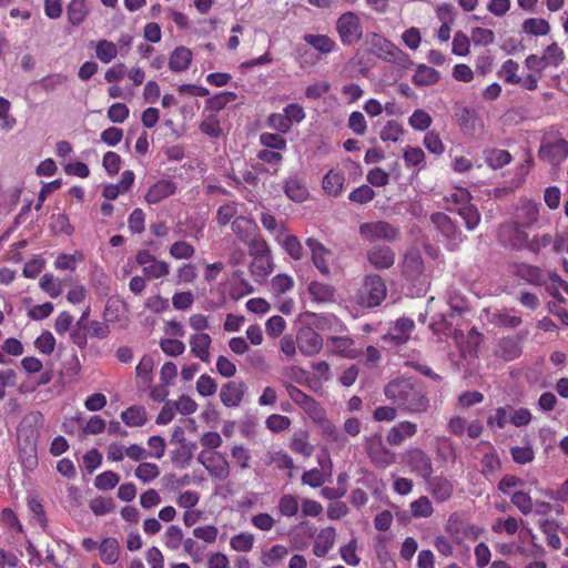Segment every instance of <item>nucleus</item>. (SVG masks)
<instances>
[{
  "label": "nucleus",
  "mask_w": 568,
  "mask_h": 568,
  "mask_svg": "<svg viewBox=\"0 0 568 568\" xmlns=\"http://www.w3.org/2000/svg\"><path fill=\"white\" fill-rule=\"evenodd\" d=\"M385 396L407 414H424L429 408L426 385L416 378H396L384 388Z\"/></svg>",
  "instance_id": "1"
},
{
  "label": "nucleus",
  "mask_w": 568,
  "mask_h": 568,
  "mask_svg": "<svg viewBox=\"0 0 568 568\" xmlns=\"http://www.w3.org/2000/svg\"><path fill=\"white\" fill-rule=\"evenodd\" d=\"M358 234L363 241L369 243L377 241L394 243L402 237L399 227L383 220L362 223L358 227Z\"/></svg>",
  "instance_id": "2"
},
{
  "label": "nucleus",
  "mask_w": 568,
  "mask_h": 568,
  "mask_svg": "<svg viewBox=\"0 0 568 568\" xmlns=\"http://www.w3.org/2000/svg\"><path fill=\"white\" fill-rule=\"evenodd\" d=\"M364 448L371 463L381 469H385L396 462V454L383 442L381 433H374L365 437Z\"/></svg>",
  "instance_id": "3"
},
{
  "label": "nucleus",
  "mask_w": 568,
  "mask_h": 568,
  "mask_svg": "<svg viewBox=\"0 0 568 568\" xmlns=\"http://www.w3.org/2000/svg\"><path fill=\"white\" fill-rule=\"evenodd\" d=\"M387 287L377 274L366 275L358 293V303L365 307H375L386 298Z\"/></svg>",
  "instance_id": "4"
},
{
  "label": "nucleus",
  "mask_w": 568,
  "mask_h": 568,
  "mask_svg": "<svg viewBox=\"0 0 568 568\" xmlns=\"http://www.w3.org/2000/svg\"><path fill=\"white\" fill-rule=\"evenodd\" d=\"M371 52L379 59L400 67H406L409 62L408 55L402 49L378 33L372 34Z\"/></svg>",
  "instance_id": "5"
},
{
  "label": "nucleus",
  "mask_w": 568,
  "mask_h": 568,
  "mask_svg": "<svg viewBox=\"0 0 568 568\" xmlns=\"http://www.w3.org/2000/svg\"><path fill=\"white\" fill-rule=\"evenodd\" d=\"M336 31L343 44L352 45L357 43L363 37L359 17L353 11L341 14L336 21Z\"/></svg>",
  "instance_id": "6"
},
{
  "label": "nucleus",
  "mask_w": 568,
  "mask_h": 568,
  "mask_svg": "<svg viewBox=\"0 0 568 568\" xmlns=\"http://www.w3.org/2000/svg\"><path fill=\"white\" fill-rule=\"evenodd\" d=\"M538 158L552 166L560 165L568 158V141L562 138H542Z\"/></svg>",
  "instance_id": "7"
},
{
  "label": "nucleus",
  "mask_w": 568,
  "mask_h": 568,
  "mask_svg": "<svg viewBox=\"0 0 568 568\" xmlns=\"http://www.w3.org/2000/svg\"><path fill=\"white\" fill-rule=\"evenodd\" d=\"M430 221L435 229L446 239L452 250H455L464 241L460 229L446 213H433Z\"/></svg>",
  "instance_id": "8"
},
{
  "label": "nucleus",
  "mask_w": 568,
  "mask_h": 568,
  "mask_svg": "<svg viewBox=\"0 0 568 568\" xmlns=\"http://www.w3.org/2000/svg\"><path fill=\"white\" fill-rule=\"evenodd\" d=\"M197 460L207 470L210 476L217 480H225L230 476V465L222 453L201 452Z\"/></svg>",
  "instance_id": "9"
},
{
  "label": "nucleus",
  "mask_w": 568,
  "mask_h": 568,
  "mask_svg": "<svg viewBox=\"0 0 568 568\" xmlns=\"http://www.w3.org/2000/svg\"><path fill=\"white\" fill-rule=\"evenodd\" d=\"M403 460L423 479L428 478L433 474V463L430 457L420 448H410L403 455Z\"/></svg>",
  "instance_id": "10"
},
{
  "label": "nucleus",
  "mask_w": 568,
  "mask_h": 568,
  "mask_svg": "<svg viewBox=\"0 0 568 568\" xmlns=\"http://www.w3.org/2000/svg\"><path fill=\"white\" fill-rule=\"evenodd\" d=\"M296 339L300 352L306 356H313L323 348L322 336L312 327H302Z\"/></svg>",
  "instance_id": "11"
},
{
  "label": "nucleus",
  "mask_w": 568,
  "mask_h": 568,
  "mask_svg": "<svg viewBox=\"0 0 568 568\" xmlns=\"http://www.w3.org/2000/svg\"><path fill=\"white\" fill-rule=\"evenodd\" d=\"M368 263L376 270H388L395 264L396 254L390 246L374 245L367 253Z\"/></svg>",
  "instance_id": "12"
},
{
  "label": "nucleus",
  "mask_w": 568,
  "mask_h": 568,
  "mask_svg": "<svg viewBox=\"0 0 568 568\" xmlns=\"http://www.w3.org/2000/svg\"><path fill=\"white\" fill-rule=\"evenodd\" d=\"M538 204L532 201L524 200L516 207L513 220L510 222L516 223V225L519 226L531 227L538 221Z\"/></svg>",
  "instance_id": "13"
},
{
  "label": "nucleus",
  "mask_w": 568,
  "mask_h": 568,
  "mask_svg": "<svg viewBox=\"0 0 568 568\" xmlns=\"http://www.w3.org/2000/svg\"><path fill=\"white\" fill-rule=\"evenodd\" d=\"M305 244L311 251V257L314 266L321 272V274L328 275L329 266L327 258L331 256V251L314 237H308Z\"/></svg>",
  "instance_id": "14"
},
{
  "label": "nucleus",
  "mask_w": 568,
  "mask_h": 568,
  "mask_svg": "<svg viewBox=\"0 0 568 568\" xmlns=\"http://www.w3.org/2000/svg\"><path fill=\"white\" fill-rule=\"evenodd\" d=\"M246 392L244 382L231 381L225 383L220 390V398L226 407H237Z\"/></svg>",
  "instance_id": "15"
},
{
  "label": "nucleus",
  "mask_w": 568,
  "mask_h": 568,
  "mask_svg": "<svg viewBox=\"0 0 568 568\" xmlns=\"http://www.w3.org/2000/svg\"><path fill=\"white\" fill-rule=\"evenodd\" d=\"M415 323L408 317H399L384 335V341L395 342L396 344H405L409 338Z\"/></svg>",
  "instance_id": "16"
},
{
  "label": "nucleus",
  "mask_w": 568,
  "mask_h": 568,
  "mask_svg": "<svg viewBox=\"0 0 568 568\" xmlns=\"http://www.w3.org/2000/svg\"><path fill=\"white\" fill-rule=\"evenodd\" d=\"M417 434V425L409 420H403L394 425L386 435L390 446H400L406 439Z\"/></svg>",
  "instance_id": "17"
},
{
  "label": "nucleus",
  "mask_w": 568,
  "mask_h": 568,
  "mask_svg": "<svg viewBox=\"0 0 568 568\" xmlns=\"http://www.w3.org/2000/svg\"><path fill=\"white\" fill-rule=\"evenodd\" d=\"M427 483V490L435 498L436 501L443 503L450 498L454 491L453 484L444 476L432 475L425 479Z\"/></svg>",
  "instance_id": "18"
},
{
  "label": "nucleus",
  "mask_w": 568,
  "mask_h": 568,
  "mask_svg": "<svg viewBox=\"0 0 568 568\" xmlns=\"http://www.w3.org/2000/svg\"><path fill=\"white\" fill-rule=\"evenodd\" d=\"M176 191V184L171 180H160L152 184L144 199L150 204H156L162 200L173 195Z\"/></svg>",
  "instance_id": "19"
},
{
  "label": "nucleus",
  "mask_w": 568,
  "mask_h": 568,
  "mask_svg": "<svg viewBox=\"0 0 568 568\" xmlns=\"http://www.w3.org/2000/svg\"><path fill=\"white\" fill-rule=\"evenodd\" d=\"M402 271L409 280H415L424 273V261L417 250H409L406 252L402 264Z\"/></svg>",
  "instance_id": "20"
},
{
  "label": "nucleus",
  "mask_w": 568,
  "mask_h": 568,
  "mask_svg": "<svg viewBox=\"0 0 568 568\" xmlns=\"http://www.w3.org/2000/svg\"><path fill=\"white\" fill-rule=\"evenodd\" d=\"M528 227L516 225V223H505L500 227V236H504L506 233L511 234V239L509 240V245L515 248L527 247L529 244L528 234L526 232Z\"/></svg>",
  "instance_id": "21"
},
{
  "label": "nucleus",
  "mask_w": 568,
  "mask_h": 568,
  "mask_svg": "<svg viewBox=\"0 0 568 568\" xmlns=\"http://www.w3.org/2000/svg\"><path fill=\"white\" fill-rule=\"evenodd\" d=\"M495 354L506 362L516 359L521 354L519 341L509 336L500 338L497 343Z\"/></svg>",
  "instance_id": "22"
},
{
  "label": "nucleus",
  "mask_w": 568,
  "mask_h": 568,
  "mask_svg": "<svg viewBox=\"0 0 568 568\" xmlns=\"http://www.w3.org/2000/svg\"><path fill=\"white\" fill-rule=\"evenodd\" d=\"M90 13L88 0H70L67 4V17L70 24L78 27Z\"/></svg>",
  "instance_id": "23"
},
{
  "label": "nucleus",
  "mask_w": 568,
  "mask_h": 568,
  "mask_svg": "<svg viewBox=\"0 0 568 568\" xmlns=\"http://www.w3.org/2000/svg\"><path fill=\"white\" fill-rule=\"evenodd\" d=\"M446 210L458 214L464 220L465 226L469 231L475 230L479 225L480 213L470 201L462 206H447Z\"/></svg>",
  "instance_id": "24"
},
{
  "label": "nucleus",
  "mask_w": 568,
  "mask_h": 568,
  "mask_svg": "<svg viewBox=\"0 0 568 568\" xmlns=\"http://www.w3.org/2000/svg\"><path fill=\"white\" fill-rule=\"evenodd\" d=\"M336 531L333 527L322 529L313 546V552L316 557H325L335 544Z\"/></svg>",
  "instance_id": "25"
},
{
  "label": "nucleus",
  "mask_w": 568,
  "mask_h": 568,
  "mask_svg": "<svg viewBox=\"0 0 568 568\" xmlns=\"http://www.w3.org/2000/svg\"><path fill=\"white\" fill-rule=\"evenodd\" d=\"M212 339L206 333H196L190 338L191 353L202 362H209Z\"/></svg>",
  "instance_id": "26"
},
{
  "label": "nucleus",
  "mask_w": 568,
  "mask_h": 568,
  "mask_svg": "<svg viewBox=\"0 0 568 568\" xmlns=\"http://www.w3.org/2000/svg\"><path fill=\"white\" fill-rule=\"evenodd\" d=\"M514 274L532 285H542L545 277L538 266L519 263L514 265Z\"/></svg>",
  "instance_id": "27"
},
{
  "label": "nucleus",
  "mask_w": 568,
  "mask_h": 568,
  "mask_svg": "<svg viewBox=\"0 0 568 568\" xmlns=\"http://www.w3.org/2000/svg\"><path fill=\"white\" fill-rule=\"evenodd\" d=\"M458 124L466 133L474 134L481 128V122L476 112L469 108L463 106L456 113Z\"/></svg>",
  "instance_id": "28"
},
{
  "label": "nucleus",
  "mask_w": 568,
  "mask_h": 568,
  "mask_svg": "<svg viewBox=\"0 0 568 568\" xmlns=\"http://www.w3.org/2000/svg\"><path fill=\"white\" fill-rule=\"evenodd\" d=\"M121 419L129 427H140L148 420V414L143 406L133 405L121 413Z\"/></svg>",
  "instance_id": "29"
},
{
  "label": "nucleus",
  "mask_w": 568,
  "mask_h": 568,
  "mask_svg": "<svg viewBox=\"0 0 568 568\" xmlns=\"http://www.w3.org/2000/svg\"><path fill=\"white\" fill-rule=\"evenodd\" d=\"M191 61V50L185 47H178L170 57L169 68L174 72H181L189 68Z\"/></svg>",
  "instance_id": "30"
},
{
  "label": "nucleus",
  "mask_w": 568,
  "mask_h": 568,
  "mask_svg": "<svg viewBox=\"0 0 568 568\" xmlns=\"http://www.w3.org/2000/svg\"><path fill=\"white\" fill-rule=\"evenodd\" d=\"M101 559L106 565H113L119 560L120 545L115 538H104L100 545Z\"/></svg>",
  "instance_id": "31"
},
{
  "label": "nucleus",
  "mask_w": 568,
  "mask_h": 568,
  "mask_svg": "<svg viewBox=\"0 0 568 568\" xmlns=\"http://www.w3.org/2000/svg\"><path fill=\"white\" fill-rule=\"evenodd\" d=\"M345 176L342 172L328 171L323 179V189L332 196H337L343 191Z\"/></svg>",
  "instance_id": "32"
},
{
  "label": "nucleus",
  "mask_w": 568,
  "mask_h": 568,
  "mask_svg": "<svg viewBox=\"0 0 568 568\" xmlns=\"http://www.w3.org/2000/svg\"><path fill=\"white\" fill-rule=\"evenodd\" d=\"M275 239L284 248V251L290 255L291 258L295 261H300L303 258L304 250L297 236L288 234L284 239H281L278 236H276Z\"/></svg>",
  "instance_id": "33"
},
{
  "label": "nucleus",
  "mask_w": 568,
  "mask_h": 568,
  "mask_svg": "<svg viewBox=\"0 0 568 568\" xmlns=\"http://www.w3.org/2000/svg\"><path fill=\"white\" fill-rule=\"evenodd\" d=\"M540 58L546 69L548 67L558 68L565 60V52L557 42H552L544 49Z\"/></svg>",
  "instance_id": "34"
},
{
  "label": "nucleus",
  "mask_w": 568,
  "mask_h": 568,
  "mask_svg": "<svg viewBox=\"0 0 568 568\" xmlns=\"http://www.w3.org/2000/svg\"><path fill=\"white\" fill-rule=\"evenodd\" d=\"M481 474L488 478L495 475L501 467L500 458L493 446H489L480 460Z\"/></svg>",
  "instance_id": "35"
},
{
  "label": "nucleus",
  "mask_w": 568,
  "mask_h": 568,
  "mask_svg": "<svg viewBox=\"0 0 568 568\" xmlns=\"http://www.w3.org/2000/svg\"><path fill=\"white\" fill-rule=\"evenodd\" d=\"M439 72L428 65H419L413 75V83L418 87L432 85L438 82Z\"/></svg>",
  "instance_id": "36"
},
{
  "label": "nucleus",
  "mask_w": 568,
  "mask_h": 568,
  "mask_svg": "<svg viewBox=\"0 0 568 568\" xmlns=\"http://www.w3.org/2000/svg\"><path fill=\"white\" fill-rule=\"evenodd\" d=\"M304 41L324 54L331 53L336 47L335 41L325 34H305Z\"/></svg>",
  "instance_id": "37"
},
{
  "label": "nucleus",
  "mask_w": 568,
  "mask_h": 568,
  "mask_svg": "<svg viewBox=\"0 0 568 568\" xmlns=\"http://www.w3.org/2000/svg\"><path fill=\"white\" fill-rule=\"evenodd\" d=\"M523 31L531 36H547L550 32V24L540 18H528L521 24Z\"/></svg>",
  "instance_id": "38"
},
{
  "label": "nucleus",
  "mask_w": 568,
  "mask_h": 568,
  "mask_svg": "<svg viewBox=\"0 0 568 568\" xmlns=\"http://www.w3.org/2000/svg\"><path fill=\"white\" fill-rule=\"evenodd\" d=\"M274 263L271 256L254 257L250 264L251 274L263 280L273 271Z\"/></svg>",
  "instance_id": "39"
},
{
  "label": "nucleus",
  "mask_w": 568,
  "mask_h": 568,
  "mask_svg": "<svg viewBox=\"0 0 568 568\" xmlns=\"http://www.w3.org/2000/svg\"><path fill=\"white\" fill-rule=\"evenodd\" d=\"M308 293L317 302H327L334 298L335 290L328 284L312 282L308 285Z\"/></svg>",
  "instance_id": "40"
},
{
  "label": "nucleus",
  "mask_w": 568,
  "mask_h": 568,
  "mask_svg": "<svg viewBox=\"0 0 568 568\" xmlns=\"http://www.w3.org/2000/svg\"><path fill=\"white\" fill-rule=\"evenodd\" d=\"M95 55L103 63L111 62L118 55L116 44L108 40L98 41L95 45Z\"/></svg>",
  "instance_id": "41"
},
{
  "label": "nucleus",
  "mask_w": 568,
  "mask_h": 568,
  "mask_svg": "<svg viewBox=\"0 0 568 568\" xmlns=\"http://www.w3.org/2000/svg\"><path fill=\"white\" fill-rule=\"evenodd\" d=\"M261 224L266 231L275 234L278 237L286 231L285 223L277 221L270 211H264L261 213Z\"/></svg>",
  "instance_id": "42"
},
{
  "label": "nucleus",
  "mask_w": 568,
  "mask_h": 568,
  "mask_svg": "<svg viewBox=\"0 0 568 568\" xmlns=\"http://www.w3.org/2000/svg\"><path fill=\"white\" fill-rule=\"evenodd\" d=\"M486 163L493 169H500L511 161V155L506 150L493 149L486 153Z\"/></svg>",
  "instance_id": "43"
},
{
  "label": "nucleus",
  "mask_w": 568,
  "mask_h": 568,
  "mask_svg": "<svg viewBox=\"0 0 568 568\" xmlns=\"http://www.w3.org/2000/svg\"><path fill=\"white\" fill-rule=\"evenodd\" d=\"M403 158L407 168H417L419 171L425 166L426 156L420 148L406 149Z\"/></svg>",
  "instance_id": "44"
},
{
  "label": "nucleus",
  "mask_w": 568,
  "mask_h": 568,
  "mask_svg": "<svg viewBox=\"0 0 568 568\" xmlns=\"http://www.w3.org/2000/svg\"><path fill=\"white\" fill-rule=\"evenodd\" d=\"M266 463L275 465L278 469H292L294 467L292 457L283 450L268 452L266 454Z\"/></svg>",
  "instance_id": "45"
},
{
  "label": "nucleus",
  "mask_w": 568,
  "mask_h": 568,
  "mask_svg": "<svg viewBox=\"0 0 568 568\" xmlns=\"http://www.w3.org/2000/svg\"><path fill=\"white\" fill-rule=\"evenodd\" d=\"M277 509L285 517H293L298 513L297 498L291 494L283 495L277 504Z\"/></svg>",
  "instance_id": "46"
},
{
  "label": "nucleus",
  "mask_w": 568,
  "mask_h": 568,
  "mask_svg": "<svg viewBox=\"0 0 568 568\" xmlns=\"http://www.w3.org/2000/svg\"><path fill=\"white\" fill-rule=\"evenodd\" d=\"M39 285L52 298L58 297L62 293L61 282L50 273L41 277Z\"/></svg>",
  "instance_id": "47"
},
{
  "label": "nucleus",
  "mask_w": 568,
  "mask_h": 568,
  "mask_svg": "<svg viewBox=\"0 0 568 568\" xmlns=\"http://www.w3.org/2000/svg\"><path fill=\"white\" fill-rule=\"evenodd\" d=\"M510 500L521 514L528 515L532 511L534 504L528 493L518 490L511 495Z\"/></svg>",
  "instance_id": "48"
},
{
  "label": "nucleus",
  "mask_w": 568,
  "mask_h": 568,
  "mask_svg": "<svg viewBox=\"0 0 568 568\" xmlns=\"http://www.w3.org/2000/svg\"><path fill=\"white\" fill-rule=\"evenodd\" d=\"M519 70V64L509 59L506 60L500 69V74L504 78L505 82L511 84H519L521 82V78L518 77L517 72Z\"/></svg>",
  "instance_id": "49"
},
{
  "label": "nucleus",
  "mask_w": 568,
  "mask_h": 568,
  "mask_svg": "<svg viewBox=\"0 0 568 568\" xmlns=\"http://www.w3.org/2000/svg\"><path fill=\"white\" fill-rule=\"evenodd\" d=\"M510 454L513 460L520 465L531 463L535 458V452L530 445L511 447Z\"/></svg>",
  "instance_id": "50"
},
{
  "label": "nucleus",
  "mask_w": 568,
  "mask_h": 568,
  "mask_svg": "<svg viewBox=\"0 0 568 568\" xmlns=\"http://www.w3.org/2000/svg\"><path fill=\"white\" fill-rule=\"evenodd\" d=\"M119 481V475L114 471L108 470L95 477L94 486L100 490H110L114 488Z\"/></svg>",
  "instance_id": "51"
},
{
  "label": "nucleus",
  "mask_w": 568,
  "mask_h": 568,
  "mask_svg": "<svg viewBox=\"0 0 568 568\" xmlns=\"http://www.w3.org/2000/svg\"><path fill=\"white\" fill-rule=\"evenodd\" d=\"M135 476L143 483H149L160 475L158 465L152 463H141L134 471Z\"/></svg>",
  "instance_id": "52"
},
{
  "label": "nucleus",
  "mask_w": 568,
  "mask_h": 568,
  "mask_svg": "<svg viewBox=\"0 0 568 568\" xmlns=\"http://www.w3.org/2000/svg\"><path fill=\"white\" fill-rule=\"evenodd\" d=\"M410 510L414 517H429L434 509L430 500L426 496H422L410 504Z\"/></svg>",
  "instance_id": "53"
},
{
  "label": "nucleus",
  "mask_w": 568,
  "mask_h": 568,
  "mask_svg": "<svg viewBox=\"0 0 568 568\" xmlns=\"http://www.w3.org/2000/svg\"><path fill=\"white\" fill-rule=\"evenodd\" d=\"M170 272L169 264L164 261H153L150 265L143 267V274L146 278H160Z\"/></svg>",
  "instance_id": "54"
},
{
  "label": "nucleus",
  "mask_w": 568,
  "mask_h": 568,
  "mask_svg": "<svg viewBox=\"0 0 568 568\" xmlns=\"http://www.w3.org/2000/svg\"><path fill=\"white\" fill-rule=\"evenodd\" d=\"M408 122L413 129L425 131L430 126L432 118L426 111L418 109L413 112L408 119Z\"/></svg>",
  "instance_id": "55"
},
{
  "label": "nucleus",
  "mask_w": 568,
  "mask_h": 568,
  "mask_svg": "<svg viewBox=\"0 0 568 568\" xmlns=\"http://www.w3.org/2000/svg\"><path fill=\"white\" fill-rule=\"evenodd\" d=\"M237 205L234 202H229L221 205L216 212V221L219 225L225 226L231 223L232 219L237 217Z\"/></svg>",
  "instance_id": "56"
},
{
  "label": "nucleus",
  "mask_w": 568,
  "mask_h": 568,
  "mask_svg": "<svg viewBox=\"0 0 568 568\" xmlns=\"http://www.w3.org/2000/svg\"><path fill=\"white\" fill-rule=\"evenodd\" d=\"M237 95L234 92H222L207 100V106L219 112L226 106V104L234 102Z\"/></svg>",
  "instance_id": "57"
},
{
  "label": "nucleus",
  "mask_w": 568,
  "mask_h": 568,
  "mask_svg": "<svg viewBox=\"0 0 568 568\" xmlns=\"http://www.w3.org/2000/svg\"><path fill=\"white\" fill-rule=\"evenodd\" d=\"M232 231L241 239H246L250 232L255 227L252 220L245 216H237L231 223Z\"/></svg>",
  "instance_id": "58"
},
{
  "label": "nucleus",
  "mask_w": 568,
  "mask_h": 568,
  "mask_svg": "<svg viewBox=\"0 0 568 568\" xmlns=\"http://www.w3.org/2000/svg\"><path fill=\"white\" fill-rule=\"evenodd\" d=\"M89 507L95 516H103L114 509V503L111 498L95 497L90 500Z\"/></svg>",
  "instance_id": "59"
},
{
  "label": "nucleus",
  "mask_w": 568,
  "mask_h": 568,
  "mask_svg": "<svg viewBox=\"0 0 568 568\" xmlns=\"http://www.w3.org/2000/svg\"><path fill=\"white\" fill-rule=\"evenodd\" d=\"M287 548L283 545H275L268 551L262 555L261 561L264 566H273L287 555Z\"/></svg>",
  "instance_id": "60"
},
{
  "label": "nucleus",
  "mask_w": 568,
  "mask_h": 568,
  "mask_svg": "<svg viewBox=\"0 0 568 568\" xmlns=\"http://www.w3.org/2000/svg\"><path fill=\"white\" fill-rule=\"evenodd\" d=\"M154 362L150 356H143L138 364L135 372L139 378L143 379L144 385H150L152 382V371H153Z\"/></svg>",
  "instance_id": "61"
},
{
  "label": "nucleus",
  "mask_w": 568,
  "mask_h": 568,
  "mask_svg": "<svg viewBox=\"0 0 568 568\" xmlns=\"http://www.w3.org/2000/svg\"><path fill=\"white\" fill-rule=\"evenodd\" d=\"M200 130L211 136L219 138L222 134L220 121L215 114L207 115L200 124Z\"/></svg>",
  "instance_id": "62"
},
{
  "label": "nucleus",
  "mask_w": 568,
  "mask_h": 568,
  "mask_svg": "<svg viewBox=\"0 0 568 568\" xmlns=\"http://www.w3.org/2000/svg\"><path fill=\"white\" fill-rule=\"evenodd\" d=\"M286 195L295 202H303L307 197V190L297 180H290L285 184Z\"/></svg>",
  "instance_id": "63"
},
{
  "label": "nucleus",
  "mask_w": 568,
  "mask_h": 568,
  "mask_svg": "<svg viewBox=\"0 0 568 568\" xmlns=\"http://www.w3.org/2000/svg\"><path fill=\"white\" fill-rule=\"evenodd\" d=\"M374 190L371 186L363 184L356 187L353 192H351L348 199L349 201L355 203L366 204L371 202L374 199Z\"/></svg>",
  "instance_id": "64"
}]
</instances>
